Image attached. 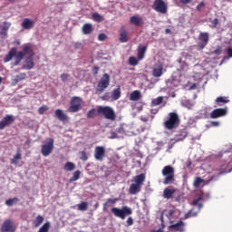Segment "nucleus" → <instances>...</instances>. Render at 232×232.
Segmentation results:
<instances>
[{
    "mask_svg": "<svg viewBox=\"0 0 232 232\" xmlns=\"http://www.w3.org/2000/svg\"><path fill=\"white\" fill-rule=\"evenodd\" d=\"M145 180H146L145 175L134 176L131 179V184L129 188V194L137 195V193H140V189H142V186H144Z\"/></svg>",
    "mask_w": 232,
    "mask_h": 232,
    "instance_id": "1",
    "label": "nucleus"
},
{
    "mask_svg": "<svg viewBox=\"0 0 232 232\" xmlns=\"http://www.w3.org/2000/svg\"><path fill=\"white\" fill-rule=\"evenodd\" d=\"M163 125L165 130H169V131L177 130L180 126V116L177 112H169Z\"/></svg>",
    "mask_w": 232,
    "mask_h": 232,
    "instance_id": "2",
    "label": "nucleus"
},
{
    "mask_svg": "<svg viewBox=\"0 0 232 232\" xmlns=\"http://www.w3.org/2000/svg\"><path fill=\"white\" fill-rule=\"evenodd\" d=\"M97 112L99 113V115H102L104 119H107V121H111V122H113L117 119V114H115V111L110 106H99Z\"/></svg>",
    "mask_w": 232,
    "mask_h": 232,
    "instance_id": "3",
    "label": "nucleus"
},
{
    "mask_svg": "<svg viewBox=\"0 0 232 232\" xmlns=\"http://www.w3.org/2000/svg\"><path fill=\"white\" fill-rule=\"evenodd\" d=\"M110 86V74L104 73L101 80L98 82L96 88V95H101V93L104 92V90Z\"/></svg>",
    "mask_w": 232,
    "mask_h": 232,
    "instance_id": "4",
    "label": "nucleus"
},
{
    "mask_svg": "<svg viewBox=\"0 0 232 232\" xmlns=\"http://www.w3.org/2000/svg\"><path fill=\"white\" fill-rule=\"evenodd\" d=\"M111 213L118 217V218H121V220H124L129 215H131L133 211L129 207H122L121 208H112Z\"/></svg>",
    "mask_w": 232,
    "mask_h": 232,
    "instance_id": "5",
    "label": "nucleus"
},
{
    "mask_svg": "<svg viewBox=\"0 0 232 232\" xmlns=\"http://www.w3.org/2000/svg\"><path fill=\"white\" fill-rule=\"evenodd\" d=\"M70 106L67 109L69 113H77L82 108V99L81 97L74 96L71 99Z\"/></svg>",
    "mask_w": 232,
    "mask_h": 232,
    "instance_id": "6",
    "label": "nucleus"
},
{
    "mask_svg": "<svg viewBox=\"0 0 232 232\" xmlns=\"http://www.w3.org/2000/svg\"><path fill=\"white\" fill-rule=\"evenodd\" d=\"M15 231H17V226H15L14 219H10V218L5 219L0 227V232H15Z\"/></svg>",
    "mask_w": 232,
    "mask_h": 232,
    "instance_id": "7",
    "label": "nucleus"
},
{
    "mask_svg": "<svg viewBox=\"0 0 232 232\" xmlns=\"http://www.w3.org/2000/svg\"><path fill=\"white\" fill-rule=\"evenodd\" d=\"M152 9L159 14H168V4L163 0H155L152 5Z\"/></svg>",
    "mask_w": 232,
    "mask_h": 232,
    "instance_id": "8",
    "label": "nucleus"
},
{
    "mask_svg": "<svg viewBox=\"0 0 232 232\" xmlns=\"http://www.w3.org/2000/svg\"><path fill=\"white\" fill-rule=\"evenodd\" d=\"M208 43H209V33H200L198 43L199 50H204L208 46Z\"/></svg>",
    "mask_w": 232,
    "mask_h": 232,
    "instance_id": "9",
    "label": "nucleus"
},
{
    "mask_svg": "<svg viewBox=\"0 0 232 232\" xmlns=\"http://www.w3.org/2000/svg\"><path fill=\"white\" fill-rule=\"evenodd\" d=\"M53 151V139H49L48 142L42 145L41 153L44 157H48Z\"/></svg>",
    "mask_w": 232,
    "mask_h": 232,
    "instance_id": "10",
    "label": "nucleus"
},
{
    "mask_svg": "<svg viewBox=\"0 0 232 232\" xmlns=\"http://www.w3.org/2000/svg\"><path fill=\"white\" fill-rule=\"evenodd\" d=\"M104 155H106V148L103 146H97L94 149V159L95 160H99L102 162L104 160Z\"/></svg>",
    "mask_w": 232,
    "mask_h": 232,
    "instance_id": "11",
    "label": "nucleus"
},
{
    "mask_svg": "<svg viewBox=\"0 0 232 232\" xmlns=\"http://www.w3.org/2000/svg\"><path fill=\"white\" fill-rule=\"evenodd\" d=\"M15 121V117L14 115L7 114L0 121V130H5L6 126H10Z\"/></svg>",
    "mask_w": 232,
    "mask_h": 232,
    "instance_id": "12",
    "label": "nucleus"
},
{
    "mask_svg": "<svg viewBox=\"0 0 232 232\" xmlns=\"http://www.w3.org/2000/svg\"><path fill=\"white\" fill-rule=\"evenodd\" d=\"M227 114V109H215L210 113V119H218L219 117H224Z\"/></svg>",
    "mask_w": 232,
    "mask_h": 232,
    "instance_id": "13",
    "label": "nucleus"
},
{
    "mask_svg": "<svg viewBox=\"0 0 232 232\" xmlns=\"http://www.w3.org/2000/svg\"><path fill=\"white\" fill-rule=\"evenodd\" d=\"M34 24H35V22L30 18H24L21 24V26L24 28V30H32L34 28Z\"/></svg>",
    "mask_w": 232,
    "mask_h": 232,
    "instance_id": "14",
    "label": "nucleus"
},
{
    "mask_svg": "<svg viewBox=\"0 0 232 232\" xmlns=\"http://www.w3.org/2000/svg\"><path fill=\"white\" fill-rule=\"evenodd\" d=\"M130 23L134 26H142V24H144V20H142L141 16L133 15L130 18Z\"/></svg>",
    "mask_w": 232,
    "mask_h": 232,
    "instance_id": "15",
    "label": "nucleus"
},
{
    "mask_svg": "<svg viewBox=\"0 0 232 232\" xmlns=\"http://www.w3.org/2000/svg\"><path fill=\"white\" fill-rule=\"evenodd\" d=\"M163 70L164 66H162V64H156L152 70L153 77H162Z\"/></svg>",
    "mask_w": 232,
    "mask_h": 232,
    "instance_id": "16",
    "label": "nucleus"
},
{
    "mask_svg": "<svg viewBox=\"0 0 232 232\" xmlns=\"http://www.w3.org/2000/svg\"><path fill=\"white\" fill-rule=\"evenodd\" d=\"M177 189L166 188L163 190V198H167V200H169V198H173V195H175Z\"/></svg>",
    "mask_w": 232,
    "mask_h": 232,
    "instance_id": "17",
    "label": "nucleus"
},
{
    "mask_svg": "<svg viewBox=\"0 0 232 232\" xmlns=\"http://www.w3.org/2000/svg\"><path fill=\"white\" fill-rule=\"evenodd\" d=\"M55 116L57 117L58 121H61L62 122H64L66 121H68V115H66V113H64L63 110L61 109H57L55 111Z\"/></svg>",
    "mask_w": 232,
    "mask_h": 232,
    "instance_id": "18",
    "label": "nucleus"
},
{
    "mask_svg": "<svg viewBox=\"0 0 232 232\" xmlns=\"http://www.w3.org/2000/svg\"><path fill=\"white\" fill-rule=\"evenodd\" d=\"M184 226H185L184 222L182 220H179L178 223L170 225L169 229H172V231L183 232Z\"/></svg>",
    "mask_w": 232,
    "mask_h": 232,
    "instance_id": "19",
    "label": "nucleus"
},
{
    "mask_svg": "<svg viewBox=\"0 0 232 232\" xmlns=\"http://www.w3.org/2000/svg\"><path fill=\"white\" fill-rule=\"evenodd\" d=\"M14 57H15V61L13 65L19 66V64L21 63V61H23V58L24 57V53L15 51Z\"/></svg>",
    "mask_w": 232,
    "mask_h": 232,
    "instance_id": "20",
    "label": "nucleus"
},
{
    "mask_svg": "<svg viewBox=\"0 0 232 232\" xmlns=\"http://www.w3.org/2000/svg\"><path fill=\"white\" fill-rule=\"evenodd\" d=\"M34 57L33 56H29L26 60H25V63L23 65V69L24 70H32V68H34Z\"/></svg>",
    "mask_w": 232,
    "mask_h": 232,
    "instance_id": "21",
    "label": "nucleus"
},
{
    "mask_svg": "<svg viewBox=\"0 0 232 232\" xmlns=\"http://www.w3.org/2000/svg\"><path fill=\"white\" fill-rule=\"evenodd\" d=\"M148 50V46L146 45H139L138 46V59L142 61V58L146 54V51Z\"/></svg>",
    "mask_w": 232,
    "mask_h": 232,
    "instance_id": "22",
    "label": "nucleus"
},
{
    "mask_svg": "<svg viewBox=\"0 0 232 232\" xmlns=\"http://www.w3.org/2000/svg\"><path fill=\"white\" fill-rule=\"evenodd\" d=\"M120 41L121 43H128V32L124 27H121L120 30Z\"/></svg>",
    "mask_w": 232,
    "mask_h": 232,
    "instance_id": "23",
    "label": "nucleus"
},
{
    "mask_svg": "<svg viewBox=\"0 0 232 232\" xmlns=\"http://www.w3.org/2000/svg\"><path fill=\"white\" fill-rule=\"evenodd\" d=\"M92 32H93V25H92V24H84L82 26V34H84V35H90Z\"/></svg>",
    "mask_w": 232,
    "mask_h": 232,
    "instance_id": "24",
    "label": "nucleus"
},
{
    "mask_svg": "<svg viewBox=\"0 0 232 232\" xmlns=\"http://www.w3.org/2000/svg\"><path fill=\"white\" fill-rule=\"evenodd\" d=\"M162 175H175V168L172 166H165L162 169Z\"/></svg>",
    "mask_w": 232,
    "mask_h": 232,
    "instance_id": "25",
    "label": "nucleus"
},
{
    "mask_svg": "<svg viewBox=\"0 0 232 232\" xmlns=\"http://www.w3.org/2000/svg\"><path fill=\"white\" fill-rule=\"evenodd\" d=\"M121 87L114 89L111 92V101H119L121 99Z\"/></svg>",
    "mask_w": 232,
    "mask_h": 232,
    "instance_id": "26",
    "label": "nucleus"
},
{
    "mask_svg": "<svg viewBox=\"0 0 232 232\" xmlns=\"http://www.w3.org/2000/svg\"><path fill=\"white\" fill-rule=\"evenodd\" d=\"M16 50H17V49H15V48H12V49L9 51L8 54L5 56L4 62L9 63V61H12V59H13V58L14 57V55H15Z\"/></svg>",
    "mask_w": 232,
    "mask_h": 232,
    "instance_id": "27",
    "label": "nucleus"
},
{
    "mask_svg": "<svg viewBox=\"0 0 232 232\" xmlns=\"http://www.w3.org/2000/svg\"><path fill=\"white\" fill-rule=\"evenodd\" d=\"M141 97L140 91H134L130 94V101L137 102L140 101Z\"/></svg>",
    "mask_w": 232,
    "mask_h": 232,
    "instance_id": "28",
    "label": "nucleus"
},
{
    "mask_svg": "<svg viewBox=\"0 0 232 232\" xmlns=\"http://www.w3.org/2000/svg\"><path fill=\"white\" fill-rule=\"evenodd\" d=\"M22 155L21 151H17L16 155L14 156V158L11 160V164H14V166H17L19 164V160H21Z\"/></svg>",
    "mask_w": 232,
    "mask_h": 232,
    "instance_id": "29",
    "label": "nucleus"
},
{
    "mask_svg": "<svg viewBox=\"0 0 232 232\" xmlns=\"http://www.w3.org/2000/svg\"><path fill=\"white\" fill-rule=\"evenodd\" d=\"M22 53H24V56L30 55V57H34L32 47H30L29 45H24Z\"/></svg>",
    "mask_w": 232,
    "mask_h": 232,
    "instance_id": "30",
    "label": "nucleus"
},
{
    "mask_svg": "<svg viewBox=\"0 0 232 232\" xmlns=\"http://www.w3.org/2000/svg\"><path fill=\"white\" fill-rule=\"evenodd\" d=\"M26 79V73L22 72L15 76L14 79H13L14 84H17V82H20V81H24Z\"/></svg>",
    "mask_w": 232,
    "mask_h": 232,
    "instance_id": "31",
    "label": "nucleus"
},
{
    "mask_svg": "<svg viewBox=\"0 0 232 232\" xmlns=\"http://www.w3.org/2000/svg\"><path fill=\"white\" fill-rule=\"evenodd\" d=\"M202 196H199L198 198L194 199L193 200V206H197L198 207V211H200V209H202L203 208V205H202V202H200V200H202Z\"/></svg>",
    "mask_w": 232,
    "mask_h": 232,
    "instance_id": "32",
    "label": "nucleus"
},
{
    "mask_svg": "<svg viewBox=\"0 0 232 232\" xmlns=\"http://www.w3.org/2000/svg\"><path fill=\"white\" fill-rule=\"evenodd\" d=\"M44 222V218L41 215L37 216L34 221V227H39Z\"/></svg>",
    "mask_w": 232,
    "mask_h": 232,
    "instance_id": "33",
    "label": "nucleus"
},
{
    "mask_svg": "<svg viewBox=\"0 0 232 232\" xmlns=\"http://www.w3.org/2000/svg\"><path fill=\"white\" fill-rule=\"evenodd\" d=\"M63 169L64 171H73V169H75V164L73 162L68 161L65 163Z\"/></svg>",
    "mask_w": 232,
    "mask_h": 232,
    "instance_id": "34",
    "label": "nucleus"
},
{
    "mask_svg": "<svg viewBox=\"0 0 232 232\" xmlns=\"http://www.w3.org/2000/svg\"><path fill=\"white\" fill-rule=\"evenodd\" d=\"M204 186V184H206V180L202 179L201 178H197L195 180H194V183H193V186L194 188H200V186Z\"/></svg>",
    "mask_w": 232,
    "mask_h": 232,
    "instance_id": "35",
    "label": "nucleus"
},
{
    "mask_svg": "<svg viewBox=\"0 0 232 232\" xmlns=\"http://www.w3.org/2000/svg\"><path fill=\"white\" fill-rule=\"evenodd\" d=\"M92 17L96 23H102V21H104V17H102V15L99 14L98 13H93Z\"/></svg>",
    "mask_w": 232,
    "mask_h": 232,
    "instance_id": "36",
    "label": "nucleus"
},
{
    "mask_svg": "<svg viewBox=\"0 0 232 232\" xmlns=\"http://www.w3.org/2000/svg\"><path fill=\"white\" fill-rule=\"evenodd\" d=\"M163 101H164V97L159 96L158 98L152 100L151 105L152 106H159L160 104H162Z\"/></svg>",
    "mask_w": 232,
    "mask_h": 232,
    "instance_id": "37",
    "label": "nucleus"
},
{
    "mask_svg": "<svg viewBox=\"0 0 232 232\" xmlns=\"http://www.w3.org/2000/svg\"><path fill=\"white\" fill-rule=\"evenodd\" d=\"M117 202V198H109L107 202L103 204V211H108L109 204H115Z\"/></svg>",
    "mask_w": 232,
    "mask_h": 232,
    "instance_id": "38",
    "label": "nucleus"
},
{
    "mask_svg": "<svg viewBox=\"0 0 232 232\" xmlns=\"http://www.w3.org/2000/svg\"><path fill=\"white\" fill-rule=\"evenodd\" d=\"M79 211H87L88 210V202L82 201V203L78 204Z\"/></svg>",
    "mask_w": 232,
    "mask_h": 232,
    "instance_id": "39",
    "label": "nucleus"
},
{
    "mask_svg": "<svg viewBox=\"0 0 232 232\" xmlns=\"http://www.w3.org/2000/svg\"><path fill=\"white\" fill-rule=\"evenodd\" d=\"M175 181V176L174 175H169L165 178L163 184L168 185L171 184Z\"/></svg>",
    "mask_w": 232,
    "mask_h": 232,
    "instance_id": "40",
    "label": "nucleus"
},
{
    "mask_svg": "<svg viewBox=\"0 0 232 232\" xmlns=\"http://www.w3.org/2000/svg\"><path fill=\"white\" fill-rule=\"evenodd\" d=\"M50 231V222H45L38 230V232H48Z\"/></svg>",
    "mask_w": 232,
    "mask_h": 232,
    "instance_id": "41",
    "label": "nucleus"
},
{
    "mask_svg": "<svg viewBox=\"0 0 232 232\" xmlns=\"http://www.w3.org/2000/svg\"><path fill=\"white\" fill-rule=\"evenodd\" d=\"M19 202V198H9L5 201L6 206H14V204H17Z\"/></svg>",
    "mask_w": 232,
    "mask_h": 232,
    "instance_id": "42",
    "label": "nucleus"
},
{
    "mask_svg": "<svg viewBox=\"0 0 232 232\" xmlns=\"http://www.w3.org/2000/svg\"><path fill=\"white\" fill-rule=\"evenodd\" d=\"M198 212H194L193 209L189 210L187 214H185L184 218L185 220L188 218H191L193 217H197Z\"/></svg>",
    "mask_w": 232,
    "mask_h": 232,
    "instance_id": "43",
    "label": "nucleus"
},
{
    "mask_svg": "<svg viewBox=\"0 0 232 232\" xmlns=\"http://www.w3.org/2000/svg\"><path fill=\"white\" fill-rule=\"evenodd\" d=\"M97 115V110L92 109L87 112V119H93Z\"/></svg>",
    "mask_w": 232,
    "mask_h": 232,
    "instance_id": "44",
    "label": "nucleus"
},
{
    "mask_svg": "<svg viewBox=\"0 0 232 232\" xmlns=\"http://www.w3.org/2000/svg\"><path fill=\"white\" fill-rule=\"evenodd\" d=\"M129 64H130V66H137V64H139V60H137L135 57L130 56L129 58Z\"/></svg>",
    "mask_w": 232,
    "mask_h": 232,
    "instance_id": "45",
    "label": "nucleus"
},
{
    "mask_svg": "<svg viewBox=\"0 0 232 232\" xmlns=\"http://www.w3.org/2000/svg\"><path fill=\"white\" fill-rule=\"evenodd\" d=\"M232 171V167H230L229 165L226 166H222L221 167V173H231Z\"/></svg>",
    "mask_w": 232,
    "mask_h": 232,
    "instance_id": "46",
    "label": "nucleus"
},
{
    "mask_svg": "<svg viewBox=\"0 0 232 232\" xmlns=\"http://www.w3.org/2000/svg\"><path fill=\"white\" fill-rule=\"evenodd\" d=\"M216 102H223V104H227V102H229V100H227V97H218Z\"/></svg>",
    "mask_w": 232,
    "mask_h": 232,
    "instance_id": "47",
    "label": "nucleus"
},
{
    "mask_svg": "<svg viewBox=\"0 0 232 232\" xmlns=\"http://www.w3.org/2000/svg\"><path fill=\"white\" fill-rule=\"evenodd\" d=\"M45 111H48V106H46V105H44V106H42V107H40V108L38 109V113H39L40 115H44V113Z\"/></svg>",
    "mask_w": 232,
    "mask_h": 232,
    "instance_id": "48",
    "label": "nucleus"
},
{
    "mask_svg": "<svg viewBox=\"0 0 232 232\" xmlns=\"http://www.w3.org/2000/svg\"><path fill=\"white\" fill-rule=\"evenodd\" d=\"M10 26H12V24L10 22H5L4 25L2 26V30H4L5 32H8Z\"/></svg>",
    "mask_w": 232,
    "mask_h": 232,
    "instance_id": "49",
    "label": "nucleus"
},
{
    "mask_svg": "<svg viewBox=\"0 0 232 232\" xmlns=\"http://www.w3.org/2000/svg\"><path fill=\"white\" fill-rule=\"evenodd\" d=\"M102 101H111V96L110 95V92H105L102 97Z\"/></svg>",
    "mask_w": 232,
    "mask_h": 232,
    "instance_id": "50",
    "label": "nucleus"
},
{
    "mask_svg": "<svg viewBox=\"0 0 232 232\" xmlns=\"http://www.w3.org/2000/svg\"><path fill=\"white\" fill-rule=\"evenodd\" d=\"M182 105L185 106V108H188V110H191V108H193V103L188 101L183 102Z\"/></svg>",
    "mask_w": 232,
    "mask_h": 232,
    "instance_id": "51",
    "label": "nucleus"
},
{
    "mask_svg": "<svg viewBox=\"0 0 232 232\" xmlns=\"http://www.w3.org/2000/svg\"><path fill=\"white\" fill-rule=\"evenodd\" d=\"M80 159L81 160H88V155L86 154L85 151H82L80 152Z\"/></svg>",
    "mask_w": 232,
    "mask_h": 232,
    "instance_id": "52",
    "label": "nucleus"
},
{
    "mask_svg": "<svg viewBox=\"0 0 232 232\" xmlns=\"http://www.w3.org/2000/svg\"><path fill=\"white\" fill-rule=\"evenodd\" d=\"M61 80L63 82H66L67 81H68V77H70V75L69 74H67V73H63V74H61Z\"/></svg>",
    "mask_w": 232,
    "mask_h": 232,
    "instance_id": "53",
    "label": "nucleus"
},
{
    "mask_svg": "<svg viewBox=\"0 0 232 232\" xmlns=\"http://www.w3.org/2000/svg\"><path fill=\"white\" fill-rule=\"evenodd\" d=\"M205 6H206V4H205L204 2H201V3H199V4L198 5L197 10H198V12H200V11L202 10V8H204Z\"/></svg>",
    "mask_w": 232,
    "mask_h": 232,
    "instance_id": "54",
    "label": "nucleus"
},
{
    "mask_svg": "<svg viewBox=\"0 0 232 232\" xmlns=\"http://www.w3.org/2000/svg\"><path fill=\"white\" fill-rule=\"evenodd\" d=\"M79 175H73L72 179H69V182H75V180H79Z\"/></svg>",
    "mask_w": 232,
    "mask_h": 232,
    "instance_id": "55",
    "label": "nucleus"
},
{
    "mask_svg": "<svg viewBox=\"0 0 232 232\" xmlns=\"http://www.w3.org/2000/svg\"><path fill=\"white\" fill-rule=\"evenodd\" d=\"M99 41H106V34H100L98 36Z\"/></svg>",
    "mask_w": 232,
    "mask_h": 232,
    "instance_id": "56",
    "label": "nucleus"
},
{
    "mask_svg": "<svg viewBox=\"0 0 232 232\" xmlns=\"http://www.w3.org/2000/svg\"><path fill=\"white\" fill-rule=\"evenodd\" d=\"M127 225L128 226H133V218H131V217L128 218Z\"/></svg>",
    "mask_w": 232,
    "mask_h": 232,
    "instance_id": "57",
    "label": "nucleus"
},
{
    "mask_svg": "<svg viewBox=\"0 0 232 232\" xmlns=\"http://www.w3.org/2000/svg\"><path fill=\"white\" fill-rule=\"evenodd\" d=\"M213 28H217L218 26V18H216L212 21Z\"/></svg>",
    "mask_w": 232,
    "mask_h": 232,
    "instance_id": "58",
    "label": "nucleus"
},
{
    "mask_svg": "<svg viewBox=\"0 0 232 232\" xmlns=\"http://www.w3.org/2000/svg\"><path fill=\"white\" fill-rule=\"evenodd\" d=\"M0 35H2V37H6L8 35V31H4L1 29Z\"/></svg>",
    "mask_w": 232,
    "mask_h": 232,
    "instance_id": "59",
    "label": "nucleus"
},
{
    "mask_svg": "<svg viewBox=\"0 0 232 232\" xmlns=\"http://www.w3.org/2000/svg\"><path fill=\"white\" fill-rule=\"evenodd\" d=\"M74 48L76 50H80L81 48H82V44H81V43L74 44Z\"/></svg>",
    "mask_w": 232,
    "mask_h": 232,
    "instance_id": "60",
    "label": "nucleus"
},
{
    "mask_svg": "<svg viewBox=\"0 0 232 232\" xmlns=\"http://www.w3.org/2000/svg\"><path fill=\"white\" fill-rule=\"evenodd\" d=\"M228 57H232V47H228L227 50Z\"/></svg>",
    "mask_w": 232,
    "mask_h": 232,
    "instance_id": "61",
    "label": "nucleus"
},
{
    "mask_svg": "<svg viewBox=\"0 0 232 232\" xmlns=\"http://www.w3.org/2000/svg\"><path fill=\"white\" fill-rule=\"evenodd\" d=\"M118 135L116 134V132H111V137L110 139H118Z\"/></svg>",
    "mask_w": 232,
    "mask_h": 232,
    "instance_id": "62",
    "label": "nucleus"
},
{
    "mask_svg": "<svg viewBox=\"0 0 232 232\" xmlns=\"http://www.w3.org/2000/svg\"><path fill=\"white\" fill-rule=\"evenodd\" d=\"M192 0H180V3H182V5H189V3H191Z\"/></svg>",
    "mask_w": 232,
    "mask_h": 232,
    "instance_id": "63",
    "label": "nucleus"
},
{
    "mask_svg": "<svg viewBox=\"0 0 232 232\" xmlns=\"http://www.w3.org/2000/svg\"><path fill=\"white\" fill-rule=\"evenodd\" d=\"M173 215H175V210L173 209L169 210V217H173Z\"/></svg>",
    "mask_w": 232,
    "mask_h": 232,
    "instance_id": "64",
    "label": "nucleus"
}]
</instances>
